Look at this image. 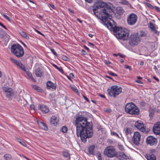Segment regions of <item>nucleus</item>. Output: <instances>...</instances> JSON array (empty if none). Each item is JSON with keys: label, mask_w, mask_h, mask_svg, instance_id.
Listing matches in <instances>:
<instances>
[{"label": "nucleus", "mask_w": 160, "mask_h": 160, "mask_svg": "<svg viewBox=\"0 0 160 160\" xmlns=\"http://www.w3.org/2000/svg\"><path fill=\"white\" fill-rule=\"evenodd\" d=\"M140 138V133L137 132H135L132 138V141L136 145H138L139 143Z\"/></svg>", "instance_id": "obj_12"}, {"label": "nucleus", "mask_w": 160, "mask_h": 160, "mask_svg": "<svg viewBox=\"0 0 160 160\" xmlns=\"http://www.w3.org/2000/svg\"><path fill=\"white\" fill-rule=\"evenodd\" d=\"M88 36L91 38H92L93 36V35L91 34H89Z\"/></svg>", "instance_id": "obj_61"}, {"label": "nucleus", "mask_w": 160, "mask_h": 160, "mask_svg": "<svg viewBox=\"0 0 160 160\" xmlns=\"http://www.w3.org/2000/svg\"><path fill=\"white\" fill-rule=\"evenodd\" d=\"M4 158L5 160H12V157L10 155L6 154L4 156Z\"/></svg>", "instance_id": "obj_29"}, {"label": "nucleus", "mask_w": 160, "mask_h": 160, "mask_svg": "<svg viewBox=\"0 0 160 160\" xmlns=\"http://www.w3.org/2000/svg\"><path fill=\"white\" fill-rule=\"evenodd\" d=\"M118 55L121 58H124L125 57V56L123 55H122V54H121L120 53H119Z\"/></svg>", "instance_id": "obj_47"}, {"label": "nucleus", "mask_w": 160, "mask_h": 160, "mask_svg": "<svg viewBox=\"0 0 160 160\" xmlns=\"http://www.w3.org/2000/svg\"><path fill=\"white\" fill-rule=\"evenodd\" d=\"M118 2L124 5H128L129 4V3L128 1L126 0H118Z\"/></svg>", "instance_id": "obj_28"}, {"label": "nucleus", "mask_w": 160, "mask_h": 160, "mask_svg": "<svg viewBox=\"0 0 160 160\" xmlns=\"http://www.w3.org/2000/svg\"><path fill=\"white\" fill-rule=\"evenodd\" d=\"M68 10L70 12H72V13H74V11L72 10H71V9H68Z\"/></svg>", "instance_id": "obj_57"}, {"label": "nucleus", "mask_w": 160, "mask_h": 160, "mask_svg": "<svg viewBox=\"0 0 160 160\" xmlns=\"http://www.w3.org/2000/svg\"><path fill=\"white\" fill-rule=\"evenodd\" d=\"M69 77L71 78H74V75L72 73H71L70 74H69Z\"/></svg>", "instance_id": "obj_44"}, {"label": "nucleus", "mask_w": 160, "mask_h": 160, "mask_svg": "<svg viewBox=\"0 0 160 160\" xmlns=\"http://www.w3.org/2000/svg\"><path fill=\"white\" fill-rule=\"evenodd\" d=\"M82 52L83 54H85V53H86L85 50L83 49L82 50Z\"/></svg>", "instance_id": "obj_56"}, {"label": "nucleus", "mask_w": 160, "mask_h": 160, "mask_svg": "<svg viewBox=\"0 0 160 160\" xmlns=\"http://www.w3.org/2000/svg\"><path fill=\"white\" fill-rule=\"evenodd\" d=\"M125 109L126 112L130 114L137 115L139 113V109L132 103H127Z\"/></svg>", "instance_id": "obj_5"}, {"label": "nucleus", "mask_w": 160, "mask_h": 160, "mask_svg": "<svg viewBox=\"0 0 160 160\" xmlns=\"http://www.w3.org/2000/svg\"><path fill=\"white\" fill-rule=\"evenodd\" d=\"M2 90L5 93L6 97L8 98H10L13 95V91L11 88L3 87Z\"/></svg>", "instance_id": "obj_15"}, {"label": "nucleus", "mask_w": 160, "mask_h": 160, "mask_svg": "<svg viewBox=\"0 0 160 160\" xmlns=\"http://www.w3.org/2000/svg\"><path fill=\"white\" fill-rule=\"evenodd\" d=\"M124 133L127 135L130 134L131 133L130 128H126L124 129Z\"/></svg>", "instance_id": "obj_30"}, {"label": "nucleus", "mask_w": 160, "mask_h": 160, "mask_svg": "<svg viewBox=\"0 0 160 160\" xmlns=\"http://www.w3.org/2000/svg\"><path fill=\"white\" fill-rule=\"evenodd\" d=\"M153 131L154 134L160 135V122H156L154 125Z\"/></svg>", "instance_id": "obj_16"}, {"label": "nucleus", "mask_w": 160, "mask_h": 160, "mask_svg": "<svg viewBox=\"0 0 160 160\" xmlns=\"http://www.w3.org/2000/svg\"><path fill=\"white\" fill-rule=\"evenodd\" d=\"M122 88L118 86L113 85L108 90L109 95L111 97L115 98L122 92Z\"/></svg>", "instance_id": "obj_6"}, {"label": "nucleus", "mask_w": 160, "mask_h": 160, "mask_svg": "<svg viewBox=\"0 0 160 160\" xmlns=\"http://www.w3.org/2000/svg\"><path fill=\"white\" fill-rule=\"evenodd\" d=\"M11 52L12 53L18 58L22 57L24 54L23 48L18 44L12 45L11 47Z\"/></svg>", "instance_id": "obj_4"}, {"label": "nucleus", "mask_w": 160, "mask_h": 160, "mask_svg": "<svg viewBox=\"0 0 160 160\" xmlns=\"http://www.w3.org/2000/svg\"><path fill=\"white\" fill-rule=\"evenodd\" d=\"M47 88L51 90H55L56 89V85L50 81H48L47 83Z\"/></svg>", "instance_id": "obj_20"}, {"label": "nucleus", "mask_w": 160, "mask_h": 160, "mask_svg": "<svg viewBox=\"0 0 160 160\" xmlns=\"http://www.w3.org/2000/svg\"><path fill=\"white\" fill-rule=\"evenodd\" d=\"M120 160H127L128 157L122 152H117L116 156Z\"/></svg>", "instance_id": "obj_17"}, {"label": "nucleus", "mask_w": 160, "mask_h": 160, "mask_svg": "<svg viewBox=\"0 0 160 160\" xmlns=\"http://www.w3.org/2000/svg\"><path fill=\"white\" fill-rule=\"evenodd\" d=\"M63 156L65 157L68 158H70V155L68 151L63 152Z\"/></svg>", "instance_id": "obj_33"}, {"label": "nucleus", "mask_w": 160, "mask_h": 160, "mask_svg": "<svg viewBox=\"0 0 160 160\" xmlns=\"http://www.w3.org/2000/svg\"><path fill=\"white\" fill-rule=\"evenodd\" d=\"M19 33L23 38H25L27 39H29L28 35L25 32L21 30L19 32Z\"/></svg>", "instance_id": "obj_24"}, {"label": "nucleus", "mask_w": 160, "mask_h": 160, "mask_svg": "<svg viewBox=\"0 0 160 160\" xmlns=\"http://www.w3.org/2000/svg\"><path fill=\"white\" fill-rule=\"evenodd\" d=\"M77 20L80 23H82V21L81 20H80L79 18H77Z\"/></svg>", "instance_id": "obj_62"}, {"label": "nucleus", "mask_w": 160, "mask_h": 160, "mask_svg": "<svg viewBox=\"0 0 160 160\" xmlns=\"http://www.w3.org/2000/svg\"><path fill=\"white\" fill-rule=\"evenodd\" d=\"M17 140L18 142L21 144L22 146L24 147H26V144L23 141L19 138Z\"/></svg>", "instance_id": "obj_31"}, {"label": "nucleus", "mask_w": 160, "mask_h": 160, "mask_svg": "<svg viewBox=\"0 0 160 160\" xmlns=\"http://www.w3.org/2000/svg\"><path fill=\"white\" fill-rule=\"evenodd\" d=\"M135 82L138 83H140V84H142V81L139 80H137L135 81Z\"/></svg>", "instance_id": "obj_49"}, {"label": "nucleus", "mask_w": 160, "mask_h": 160, "mask_svg": "<svg viewBox=\"0 0 160 160\" xmlns=\"http://www.w3.org/2000/svg\"><path fill=\"white\" fill-rule=\"evenodd\" d=\"M50 7L51 8H52L55 9V6L54 5H53L52 4H50Z\"/></svg>", "instance_id": "obj_52"}, {"label": "nucleus", "mask_w": 160, "mask_h": 160, "mask_svg": "<svg viewBox=\"0 0 160 160\" xmlns=\"http://www.w3.org/2000/svg\"><path fill=\"white\" fill-rule=\"evenodd\" d=\"M140 64L141 66H142L144 64V62L142 61H141Z\"/></svg>", "instance_id": "obj_60"}, {"label": "nucleus", "mask_w": 160, "mask_h": 160, "mask_svg": "<svg viewBox=\"0 0 160 160\" xmlns=\"http://www.w3.org/2000/svg\"><path fill=\"white\" fill-rule=\"evenodd\" d=\"M36 90L39 92H41L42 91V90L39 87H38Z\"/></svg>", "instance_id": "obj_43"}, {"label": "nucleus", "mask_w": 160, "mask_h": 160, "mask_svg": "<svg viewBox=\"0 0 160 160\" xmlns=\"http://www.w3.org/2000/svg\"><path fill=\"white\" fill-rule=\"evenodd\" d=\"M145 158L147 160H156V156L153 154H146L145 155Z\"/></svg>", "instance_id": "obj_21"}, {"label": "nucleus", "mask_w": 160, "mask_h": 160, "mask_svg": "<svg viewBox=\"0 0 160 160\" xmlns=\"http://www.w3.org/2000/svg\"><path fill=\"white\" fill-rule=\"evenodd\" d=\"M5 36L7 38V39L5 40V41L6 42H8L10 39V36L8 34L5 35Z\"/></svg>", "instance_id": "obj_36"}, {"label": "nucleus", "mask_w": 160, "mask_h": 160, "mask_svg": "<svg viewBox=\"0 0 160 160\" xmlns=\"http://www.w3.org/2000/svg\"><path fill=\"white\" fill-rule=\"evenodd\" d=\"M68 130V128L66 126L63 127L61 129V131L63 133L66 132Z\"/></svg>", "instance_id": "obj_34"}, {"label": "nucleus", "mask_w": 160, "mask_h": 160, "mask_svg": "<svg viewBox=\"0 0 160 160\" xmlns=\"http://www.w3.org/2000/svg\"><path fill=\"white\" fill-rule=\"evenodd\" d=\"M104 153L105 155L110 158L115 156L117 153L115 148L112 147H107L105 149Z\"/></svg>", "instance_id": "obj_7"}, {"label": "nucleus", "mask_w": 160, "mask_h": 160, "mask_svg": "<svg viewBox=\"0 0 160 160\" xmlns=\"http://www.w3.org/2000/svg\"><path fill=\"white\" fill-rule=\"evenodd\" d=\"M134 126L140 130L141 131L144 132H146L144 128V124L142 121L139 120H138L134 124Z\"/></svg>", "instance_id": "obj_14"}, {"label": "nucleus", "mask_w": 160, "mask_h": 160, "mask_svg": "<svg viewBox=\"0 0 160 160\" xmlns=\"http://www.w3.org/2000/svg\"><path fill=\"white\" fill-rule=\"evenodd\" d=\"M100 96L102 98H105V96L104 95H102V94H100Z\"/></svg>", "instance_id": "obj_63"}, {"label": "nucleus", "mask_w": 160, "mask_h": 160, "mask_svg": "<svg viewBox=\"0 0 160 160\" xmlns=\"http://www.w3.org/2000/svg\"><path fill=\"white\" fill-rule=\"evenodd\" d=\"M38 86L36 85H33L32 86V88L36 90H37V88H38Z\"/></svg>", "instance_id": "obj_48"}, {"label": "nucleus", "mask_w": 160, "mask_h": 160, "mask_svg": "<svg viewBox=\"0 0 160 160\" xmlns=\"http://www.w3.org/2000/svg\"><path fill=\"white\" fill-rule=\"evenodd\" d=\"M72 89L74 91L76 92H77L78 91V90L75 88L72 87Z\"/></svg>", "instance_id": "obj_51"}, {"label": "nucleus", "mask_w": 160, "mask_h": 160, "mask_svg": "<svg viewBox=\"0 0 160 160\" xmlns=\"http://www.w3.org/2000/svg\"><path fill=\"white\" fill-rule=\"evenodd\" d=\"M59 121V119L57 117L55 116H53L51 118L50 123L51 125L56 126L58 123Z\"/></svg>", "instance_id": "obj_18"}, {"label": "nucleus", "mask_w": 160, "mask_h": 160, "mask_svg": "<svg viewBox=\"0 0 160 160\" xmlns=\"http://www.w3.org/2000/svg\"><path fill=\"white\" fill-rule=\"evenodd\" d=\"M155 8L156 10H158V11L160 12V8L159 7L156 6L155 7Z\"/></svg>", "instance_id": "obj_53"}, {"label": "nucleus", "mask_w": 160, "mask_h": 160, "mask_svg": "<svg viewBox=\"0 0 160 160\" xmlns=\"http://www.w3.org/2000/svg\"><path fill=\"white\" fill-rule=\"evenodd\" d=\"M25 72H26L27 75L29 76V78H31L32 80L35 82V81L34 80V79L32 74V73L28 71H27L26 70V71Z\"/></svg>", "instance_id": "obj_32"}, {"label": "nucleus", "mask_w": 160, "mask_h": 160, "mask_svg": "<svg viewBox=\"0 0 160 160\" xmlns=\"http://www.w3.org/2000/svg\"><path fill=\"white\" fill-rule=\"evenodd\" d=\"M98 160H102V158L101 154L98 155Z\"/></svg>", "instance_id": "obj_46"}, {"label": "nucleus", "mask_w": 160, "mask_h": 160, "mask_svg": "<svg viewBox=\"0 0 160 160\" xmlns=\"http://www.w3.org/2000/svg\"><path fill=\"white\" fill-rule=\"evenodd\" d=\"M86 2L89 3H91L92 2V0H85Z\"/></svg>", "instance_id": "obj_50"}, {"label": "nucleus", "mask_w": 160, "mask_h": 160, "mask_svg": "<svg viewBox=\"0 0 160 160\" xmlns=\"http://www.w3.org/2000/svg\"><path fill=\"white\" fill-rule=\"evenodd\" d=\"M36 75L38 77H41L42 74V72L41 70L39 68H38L35 72Z\"/></svg>", "instance_id": "obj_25"}, {"label": "nucleus", "mask_w": 160, "mask_h": 160, "mask_svg": "<svg viewBox=\"0 0 160 160\" xmlns=\"http://www.w3.org/2000/svg\"><path fill=\"white\" fill-rule=\"evenodd\" d=\"M145 35V33H144V32H141V35L142 36H144Z\"/></svg>", "instance_id": "obj_64"}, {"label": "nucleus", "mask_w": 160, "mask_h": 160, "mask_svg": "<svg viewBox=\"0 0 160 160\" xmlns=\"http://www.w3.org/2000/svg\"><path fill=\"white\" fill-rule=\"evenodd\" d=\"M53 66L54 67H55V68H56V69H58V67L56 65L54 64H53Z\"/></svg>", "instance_id": "obj_58"}, {"label": "nucleus", "mask_w": 160, "mask_h": 160, "mask_svg": "<svg viewBox=\"0 0 160 160\" xmlns=\"http://www.w3.org/2000/svg\"><path fill=\"white\" fill-rule=\"evenodd\" d=\"M140 42V39L137 34L131 35L130 38L129 43L131 46L137 45Z\"/></svg>", "instance_id": "obj_10"}, {"label": "nucleus", "mask_w": 160, "mask_h": 160, "mask_svg": "<svg viewBox=\"0 0 160 160\" xmlns=\"http://www.w3.org/2000/svg\"><path fill=\"white\" fill-rule=\"evenodd\" d=\"M149 28L153 31L154 33L157 35H158L159 32L156 29L155 25L151 22L149 23Z\"/></svg>", "instance_id": "obj_22"}, {"label": "nucleus", "mask_w": 160, "mask_h": 160, "mask_svg": "<svg viewBox=\"0 0 160 160\" xmlns=\"http://www.w3.org/2000/svg\"><path fill=\"white\" fill-rule=\"evenodd\" d=\"M109 15L111 16V18H106V19H102L105 20V25L108 29L110 30H112V29H113L114 30L115 29L114 28L115 26V25L114 24V23H115V22L113 20H112V16L110 14Z\"/></svg>", "instance_id": "obj_8"}, {"label": "nucleus", "mask_w": 160, "mask_h": 160, "mask_svg": "<svg viewBox=\"0 0 160 160\" xmlns=\"http://www.w3.org/2000/svg\"><path fill=\"white\" fill-rule=\"evenodd\" d=\"M146 142L147 144H149L150 146H152L156 143L157 140L154 137L149 136L147 138Z\"/></svg>", "instance_id": "obj_13"}, {"label": "nucleus", "mask_w": 160, "mask_h": 160, "mask_svg": "<svg viewBox=\"0 0 160 160\" xmlns=\"http://www.w3.org/2000/svg\"><path fill=\"white\" fill-rule=\"evenodd\" d=\"M155 152V150L154 149H152L150 150L149 154H153Z\"/></svg>", "instance_id": "obj_41"}, {"label": "nucleus", "mask_w": 160, "mask_h": 160, "mask_svg": "<svg viewBox=\"0 0 160 160\" xmlns=\"http://www.w3.org/2000/svg\"><path fill=\"white\" fill-rule=\"evenodd\" d=\"M116 11L119 15L122 14L124 12V10L121 7H117L116 9Z\"/></svg>", "instance_id": "obj_23"}, {"label": "nucleus", "mask_w": 160, "mask_h": 160, "mask_svg": "<svg viewBox=\"0 0 160 160\" xmlns=\"http://www.w3.org/2000/svg\"><path fill=\"white\" fill-rule=\"evenodd\" d=\"M10 59L12 63L19 67L23 71H26V68L24 65H23L20 61L16 60L12 58H10Z\"/></svg>", "instance_id": "obj_11"}, {"label": "nucleus", "mask_w": 160, "mask_h": 160, "mask_svg": "<svg viewBox=\"0 0 160 160\" xmlns=\"http://www.w3.org/2000/svg\"><path fill=\"white\" fill-rule=\"evenodd\" d=\"M87 121V118L82 116L77 117L75 120L77 134L80 137L83 142H85L87 138H91L93 135L91 124Z\"/></svg>", "instance_id": "obj_1"}, {"label": "nucleus", "mask_w": 160, "mask_h": 160, "mask_svg": "<svg viewBox=\"0 0 160 160\" xmlns=\"http://www.w3.org/2000/svg\"><path fill=\"white\" fill-rule=\"evenodd\" d=\"M58 69H57L59 71H60L61 72H62L63 71V70H62V68H59L58 67Z\"/></svg>", "instance_id": "obj_59"}, {"label": "nucleus", "mask_w": 160, "mask_h": 160, "mask_svg": "<svg viewBox=\"0 0 160 160\" xmlns=\"http://www.w3.org/2000/svg\"><path fill=\"white\" fill-rule=\"evenodd\" d=\"M125 68L127 69H129L130 70H131V67L127 65H125Z\"/></svg>", "instance_id": "obj_42"}, {"label": "nucleus", "mask_w": 160, "mask_h": 160, "mask_svg": "<svg viewBox=\"0 0 160 160\" xmlns=\"http://www.w3.org/2000/svg\"><path fill=\"white\" fill-rule=\"evenodd\" d=\"M111 134L113 135H114L116 136L117 138H119V136L118 134L116 132H111Z\"/></svg>", "instance_id": "obj_37"}, {"label": "nucleus", "mask_w": 160, "mask_h": 160, "mask_svg": "<svg viewBox=\"0 0 160 160\" xmlns=\"http://www.w3.org/2000/svg\"><path fill=\"white\" fill-rule=\"evenodd\" d=\"M94 148L95 146L93 145L90 146L88 148V151L90 154H94Z\"/></svg>", "instance_id": "obj_27"}, {"label": "nucleus", "mask_w": 160, "mask_h": 160, "mask_svg": "<svg viewBox=\"0 0 160 160\" xmlns=\"http://www.w3.org/2000/svg\"><path fill=\"white\" fill-rule=\"evenodd\" d=\"M63 58L66 61H68L69 59V58H68L67 57H64Z\"/></svg>", "instance_id": "obj_54"}, {"label": "nucleus", "mask_w": 160, "mask_h": 160, "mask_svg": "<svg viewBox=\"0 0 160 160\" xmlns=\"http://www.w3.org/2000/svg\"><path fill=\"white\" fill-rule=\"evenodd\" d=\"M118 148L120 150H123L124 149V148L122 145H118Z\"/></svg>", "instance_id": "obj_40"}, {"label": "nucleus", "mask_w": 160, "mask_h": 160, "mask_svg": "<svg viewBox=\"0 0 160 160\" xmlns=\"http://www.w3.org/2000/svg\"><path fill=\"white\" fill-rule=\"evenodd\" d=\"M38 124L41 128H42L43 129L45 130H47L48 128L46 125L43 122H38Z\"/></svg>", "instance_id": "obj_26"}, {"label": "nucleus", "mask_w": 160, "mask_h": 160, "mask_svg": "<svg viewBox=\"0 0 160 160\" xmlns=\"http://www.w3.org/2000/svg\"><path fill=\"white\" fill-rule=\"evenodd\" d=\"M38 108L43 113H47L49 112L48 108L46 105H39L38 106Z\"/></svg>", "instance_id": "obj_19"}, {"label": "nucleus", "mask_w": 160, "mask_h": 160, "mask_svg": "<svg viewBox=\"0 0 160 160\" xmlns=\"http://www.w3.org/2000/svg\"><path fill=\"white\" fill-rule=\"evenodd\" d=\"M3 17L7 20H8L9 21H10L11 20L10 18L8 17L7 15L5 14H4L2 15Z\"/></svg>", "instance_id": "obj_35"}, {"label": "nucleus", "mask_w": 160, "mask_h": 160, "mask_svg": "<svg viewBox=\"0 0 160 160\" xmlns=\"http://www.w3.org/2000/svg\"><path fill=\"white\" fill-rule=\"evenodd\" d=\"M50 50H51V51L52 52V53H53L54 55L57 56V54L54 49H50Z\"/></svg>", "instance_id": "obj_38"}, {"label": "nucleus", "mask_w": 160, "mask_h": 160, "mask_svg": "<svg viewBox=\"0 0 160 160\" xmlns=\"http://www.w3.org/2000/svg\"><path fill=\"white\" fill-rule=\"evenodd\" d=\"M108 74L110 75H111L112 76H117V74L114 73L112 72H108Z\"/></svg>", "instance_id": "obj_39"}, {"label": "nucleus", "mask_w": 160, "mask_h": 160, "mask_svg": "<svg viewBox=\"0 0 160 160\" xmlns=\"http://www.w3.org/2000/svg\"><path fill=\"white\" fill-rule=\"evenodd\" d=\"M83 97H84L85 99L86 100L87 102H88L89 101L87 97H85L84 96H83Z\"/></svg>", "instance_id": "obj_55"}, {"label": "nucleus", "mask_w": 160, "mask_h": 160, "mask_svg": "<svg viewBox=\"0 0 160 160\" xmlns=\"http://www.w3.org/2000/svg\"><path fill=\"white\" fill-rule=\"evenodd\" d=\"M105 63L107 65L110 64L111 63V62L105 60L104 61Z\"/></svg>", "instance_id": "obj_45"}, {"label": "nucleus", "mask_w": 160, "mask_h": 160, "mask_svg": "<svg viewBox=\"0 0 160 160\" xmlns=\"http://www.w3.org/2000/svg\"><path fill=\"white\" fill-rule=\"evenodd\" d=\"M110 8V6L106 3L101 0H98L94 4L92 10L94 14L98 18L104 19L107 18H111L107 10Z\"/></svg>", "instance_id": "obj_2"}, {"label": "nucleus", "mask_w": 160, "mask_h": 160, "mask_svg": "<svg viewBox=\"0 0 160 160\" xmlns=\"http://www.w3.org/2000/svg\"><path fill=\"white\" fill-rule=\"evenodd\" d=\"M137 19L138 17L137 15L134 13H132L127 18V23L129 25H133L136 22Z\"/></svg>", "instance_id": "obj_9"}, {"label": "nucleus", "mask_w": 160, "mask_h": 160, "mask_svg": "<svg viewBox=\"0 0 160 160\" xmlns=\"http://www.w3.org/2000/svg\"><path fill=\"white\" fill-rule=\"evenodd\" d=\"M115 34L118 38L123 40L127 39L129 35L128 30L121 27H116L114 29Z\"/></svg>", "instance_id": "obj_3"}]
</instances>
